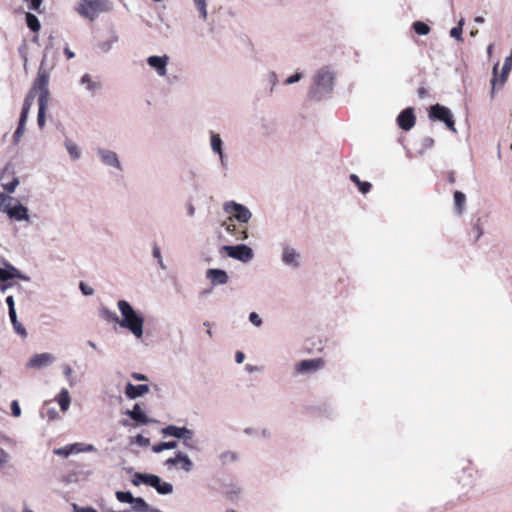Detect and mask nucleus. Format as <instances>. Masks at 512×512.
I'll return each mask as SVG.
<instances>
[{
	"mask_svg": "<svg viewBox=\"0 0 512 512\" xmlns=\"http://www.w3.org/2000/svg\"><path fill=\"white\" fill-rule=\"evenodd\" d=\"M118 309L122 315L119 325L128 329L136 338L143 335L144 318L125 300H119Z\"/></svg>",
	"mask_w": 512,
	"mask_h": 512,
	"instance_id": "1",
	"label": "nucleus"
},
{
	"mask_svg": "<svg viewBox=\"0 0 512 512\" xmlns=\"http://www.w3.org/2000/svg\"><path fill=\"white\" fill-rule=\"evenodd\" d=\"M334 75L326 68L320 69L314 76L313 85L310 87L309 95L314 100H320L333 89Z\"/></svg>",
	"mask_w": 512,
	"mask_h": 512,
	"instance_id": "2",
	"label": "nucleus"
},
{
	"mask_svg": "<svg viewBox=\"0 0 512 512\" xmlns=\"http://www.w3.org/2000/svg\"><path fill=\"white\" fill-rule=\"evenodd\" d=\"M429 118L431 120H439L445 123L447 128L453 132L456 131L455 121L451 111L440 104L432 105L429 109Z\"/></svg>",
	"mask_w": 512,
	"mask_h": 512,
	"instance_id": "3",
	"label": "nucleus"
},
{
	"mask_svg": "<svg viewBox=\"0 0 512 512\" xmlns=\"http://www.w3.org/2000/svg\"><path fill=\"white\" fill-rule=\"evenodd\" d=\"M224 210L232 215L233 220L236 219L241 223H247L251 218V212L245 206L234 201L225 203Z\"/></svg>",
	"mask_w": 512,
	"mask_h": 512,
	"instance_id": "4",
	"label": "nucleus"
},
{
	"mask_svg": "<svg viewBox=\"0 0 512 512\" xmlns=\"http://www.w3.org/2000/svg\"><path fill=\"white\" fill-rule=\"evenodd\" d=\"M223 250L229 257L242 262H248L253 257L252 249L246 245L223 246Z\"/></svg>",
	"mask_w": 512,
	"mask_h": 512,
	"instance_id": "5",
	"label": "nucleus"
},
{
	"mask_svg": "<svg viewBox=\"0 0 512 512\" xmlns=\"http://www.w3.org/2000/svg\"><path fill=\"white\" fill-rule=\"evenodd\" d=\"M325 366V360L323 358L307 359L302 360L295 365V373L297 374H308L314 373Z\"/></svg>",
	"mask_w": 512,
	"mask_h": 512,
	"instance_id": "6",
	"label": "nucleus"
},
{
	"mask_svg": "<svg viewBox=\"0 0 512 512\" xmlns=\"http://www.w3.org/2000/svg\"><path fill=\"white\" fill-rule=\"evenodd\" d=\"M162 434L164 436H173L176 438H180L184 440L186 445H189V441L192 440L193 433L191 430L186 427H177L174 425H169L162 429Z\"/></svg>",
	"mask_w": 512,
	"mask_h": 512,
	"instance_id": "7",
	"label": "nucleus"
},
{
	"mask_svg": "<svg viewBox=\"0 0 512 512\" xmlns=\"http://www.w3.org/2000/svg\"><path fill=\"white\" fill-rule=\"evenodd\" d=\"M165 465L168 466H178L186 472H189L192 469V461L188 458L187 455L182 452H177L175 457L169 458L166 460Z\"/></svg>",
	"mask_w": 512,
	"mask_h": 512,
	"instance_id": "8",
	"label": "nucleus"
},
{
	"mask_svg": "<svg viewBox=\"0 0 512 512\" xmlns=\"http://www.w3.org/2000/svg\"><path fill=\"white\" fill-rule=\"evenodd\" d=\"M399 127L405 131L410 130L415 125V115L412 108L403 110L397 117Z\"/></svg>",
	"mask_w": 512,
	"mask_h": 512,
	"instance_id": "9",
	"label": "nucleus"
},
{
	"mask_svg": "<svg viewBox=\"0 0 512 512\" xmlns=\"http://www.w3.org/2000/svg\"><path fill=\"white\" fill-rule=\"evenodd\" d=\"M168 60L169 58L166 55L150 56L147 59V63L157 71L158 75L165 76L167 73L166 66L168 64Z\"/></svg>",
	"mask_w": 512,
	"mask_h": 512,
	"instance_id": "10",
	"label": "nucleus"
},
{
	"mask_svg": "<svg viewBox=\"0 0 512 512\" xmlns=\"http://www.w3.org/2000/svg\"><path fill=\"white\" fill-rule=\"evenodd\" d=\"M3 212H6L8 216L12 219H16L18 221L28 220V210L26 207L22 205H18L15 207H9L8 205L4 207Z\"/></svg>",
	"mask_w": 512,
	"mask_h": 512,
	"instance_id": "11",
	"label": "nucleus"
},
{
	"mask_svg": "<svg viewBox=\"0 0 512 512\" xmlns=\"http://www.w3.org/2000/svg\"><path fill=\"white\" fill-rule=\"evenodd\" d=\"M149 392V386L146 384L141 385H133L132 383H128L125 387V395L129 399H136L146 393Z\"/></svg>",
	"mask_w": 512,
	"mask_h": 512,
	"instance_id": "12",
	"label": "nucleus"
},
{
	"mask_svg": "<svg viewBox=\"0 0 512 512\" xmlns=\"http://www.w3.org/2000/svg\"><path fill=\"white\" fill-rule=\"evenodd\" d=\"M206 276L213 285L226 284L228 282L227 273L221 269H208Z\"/></svg>",
	"mask_w": 512,
	"mask_h": 512,
	"instance_id": "13",
	"label": "nucleus"
},
{
	"mask_svg": "<svg viewBox=\"0 0 512 512\" xmlns=\"http://www.w3.org/2000/svg\"><path fill=\"white\" fill-rule=\"evenodd\" d=\"M48 81H49L48 74L45 71L39 70L36 81H35V86L40 90L39 96H43L45 94L46 101L49 100V92H48V88H47Z\"/></svg>",
	"mask_w": 512,
	"mask_h": 512,
	"instance_id": "14",
	"label": "nucleus"
},
{
	"mask_svg": "<svg viewBox=\"0 0 512 512\" xmlns=\"http://www.w3.org/2000/svg\"><path fill=\"white\" fill-rule=\"evenodd\" d=\"M156 476L154 474H146V473H140L136 472L132 477V484L135 486H139L140 484H145L147 486H151L156 483Z\"/></svg>",
	"mask_w": 512,
	"mask_h": 512,
	"instance_id": "15",
	"label": "nucleus"
},
{
	"mask_svg": "<svg viewBox=\"0 0 512 512\" xmlns=\"http://www.w3.org/2000/svg\"><path fill=\"white\" fill-rule=\"evenodd\" d=\"M53 361V356L49 353H42L34 355L28 363L29 367H41L45 366Z\"/></svg>",
	"mask_w": 512,
	"mask_h": 512,
	"instance_id": "16",
	"label": "nucleus"
},
{
	"mask_svg": "<svg viewBox=\"0 0 512 512\" xmlns=\"http://www.w3.org/2000/svg\"><path fill=\"white\" fill-rule=\"evenodd\" d=\"M223 225L225 226V229L227 232L234 234L237 240H245L248 235L245 228H242L241 230L237 231L236 226L234 224L233 218L229 217Z\"/></svg>",
	"mask_w": 512,
	"mask_h": 512,
	"instance_id": "17",
	"label": "nucleus"
},
{
	"mask_svg": "<svg viewBox=\"0 0 512 512\" xmlns=\"http://www.w3.org/2000/svg\"><path fill=\"white\" fill-rule=\"evenodd\" d=\"M127 414L133 419L135 422L139 424H147L149 422L146 414L141 410L139 404H135L132 410H128Z\"/></svg>",
	"mask_w": 512,
	"mask_h": 512,
	"instance_id": "18",
	"label": "nucleus"
},
{
	"mask_svg": "<svg viewBox=\"0 0 512 512\" xmlns=\"http://www.w3.org/2000/svg\"><path fill=\"white\" fill-rule=\"evenodd\" d=\"M299 254L292 248H285L282 254V260L288 265L298 266Z\"/></svg>",
	"mask_w": 512,
	"mask_h": 512,
	"instance_id": "19",
	"label": "nucleus"
},
{
	"mask_svg": "<svg viewBox=\"0 0 512 512\" xmlns=\"http://www.w3.org/2000/svg\"><path fill=\"white\" fill-rule=\"evenodd\" d=\"M156 483L152 485V487L159 493V494H170L173 491L172 484L168 482L162 481V479L159 476H156Z\"/></svg>",
	"mask_w": 512,
	"mask_h": 512,
	"instance_id": "20",
	"label": "nucleus"
},
{
	"mask_svg": "<svg viewBox=\"0 0 512 512\" xmlns=\"http://www.w3.org/2000/svg\"><path fill=\"white\" fill-rule=\"evenodd\" d=\"M38 102H39V111H38L37 121H38L39 127L43 128L45 125V109L48 104V101H46L45 94L43 96H39Z\"/></svg>",
	"mask_w": 512,
	"mask_h": 512,
	"instance_id": "21",
	"label": "nucleus"
},
{
	"mask_svg": "<svg viewBox=\"0 0 512 512\" xmlns=\"http://www.w3.org/2000/svg\"><path fill=\"white\" fill-rule=\"evenodd\" d=\"M101 156L105 164L120 168V162L116 153L112 151H101Z\"/></svg>",
	"mask_w": 512,
	"mask_h": 512,
	"instance_id": "22",
	"label": "nucleus"
},
{
	"mask_svg": "<svg viewBox=\"0 0 512 512\" xmlns=\"http://www.w3.org/2000/svg\"><path fill=\"white\" fill-rule=\"evenodd\" d=\"M79 446H80V444L67 445L65 447L56 449L54 451V453L57 455L67 457L72 453H78V452L83 451V449H81Z\"/></svg>",
	"mask_w": 512,
	"mask_h": 512,
	"instance_id": "23",
	"label": "nucleus"
},
{
	"mask_svg": "<svg viewBox=\"0 0 512 512\" xmlns=\"http://www.w3.org/2000/svg\"><path fill=\"white\" fill-rule=\"evenodd\" d=\"M80 13L90 20H93L97 15L96 5L93 2H87L82 6Z\"/></svg>",
	"mask_w": 512,
	"mask_h": 512,
	"instance_id": "24",
	"label": "nucleus"
},
{
	"mask_svg": "<svg viewBox=\"0 0 512 512\" xmlns=\"http://www.w3.org/2000/svg\"><path fill=\"white\" fill-rule=\"evenodd\" d=\"M131 504L133 510L136 512H151V510H154L153 508H150L143 498L140 497L134 498V501Z\"/></svg>",
	"mask_w": 512,
	"mask_h": 512,
	"instance_id": "25",
	"label": "nucleus"
},
{
	"mask_svg": "<svg viewBox=\"0 0 512 512\" xmlns=\"http://www.w3.org/2000/svg\"><path fill=\"white\" fill-rule=\"evenodd\" d=\"M58 404L62 411H66L70 405V396L66 389H62L57 397Z\"/></svg>",
	"mask_w": 512,
	"mask_h": 512,
	"instance_id": "26",
	"label": "nucleus"
},
{
	"mask_svg": "<svg viewBox=\"0 0 512 512\" xmlns=\"http://www.w3.org/2000/svg\"><path fill=\"white\" fill-rule=\"evenodd\" d=\"M31 105H32V102H31L30 97L28 96V97H26V99L24 101L22 111L20 114V119H19L20 126H25Z\"/></svg>",
	"mask_w": 512,
	"mask_h": 512,
	"instance_id": "27",
	"label": "nucleus"
},
{
	"mask_svg": "<svg viewBox=\"0 0 512 512\" xmlns=\"http://www.w3.org/2000/svg\"><path fill=\"white\" fill-rule=\"evenodd\" d=\"M26 24L27 26L33 31V32H38L41 28V25H40V22L38 20V18L32 14V13H27L26 14Z\"/></svg>",
	"mask_w": 512,
	"mask_h": 512,
	"instance_id": "28",
	"label": "nucleus"
},
{
	"mask_svg": "<svg viewBox=\"0 0 512 512\" xmlns=\"http://www.w3.org/2000/svg\"><path fill=\"white\" fill-rule=\"evenodd\" d=\"M176 447H177L176 441L161 442V443L153 445L152 451L155 453H160L163 450L174 449Z\"/></svg>",
	"mask_w": 512,
	"mask_h": 512,
	"instance_id": "29",
	"label": "nucleus"
},
{
	"mask_svg": "<svg viewBox=\"0 0 512 512\" xmlns=\"http://www.w3.org/2000/svg\"><path fill=\"white\" fill-rule=\"evenodd\" d=\"M412 28L418 35H427L430 33V27L422 21H416L412 24Z\"/></svg>",
	"mask_w": 512,
	"mask_h": 512,
	"instance_id": "30",
	"label": "nucleus"
},
{
	"mask_svg": "<svg viewBox=\"0 0 512 512\" xmlns=\"http://www.w3.org/2000/svg\"><path fill=\"white\" fill-rule=\"evenodd\" d=\"M465 201H466L465 195L460 191H455L454 202H455V208L458 213H462Z\"/></svg>",
	"mask_w": 512,
	"mask_h": 512,
	"instance_id": "31",
	"label": "nucleus"
},
{
	"mask_svg": "<svg viewBox=\"0 0 512 512\" xmlns=\"http://www.w3.org/2000/svg\"><path fill=\"white\" fill-rule=\"evenodd\" d=\"M211 147L214 152L218 153L220 157H223L222 153V141L218 134L211 135Z\"/></svg>",
	"mask_w": 512,
	"mask_h": 512,
	"instance_id": "32",
	"label": "nucleus"
},
{
	"mask_svg": "<svg viewBox=\"0 0 512 512\" xmlns=\"http://www.w3.org/2000/svg\"><path fill=\"white\" fill-rule=\"evenodd\" d=\"M101 316L108 322L119 323L120 319L117 314L107 308H102L100 310Z\"/></svg>",
	"mask_w": 512,
	"mask_h": 512,
	"instance_id": "33",
	"label": "nucleus"
},
{
	"mask_svg": "<svg viewBox=\"0 0 512 512\" xmlns=\"http://www.w3.org/2000/svg\"><path fill=\"white\" fill-rule=\"evenodd\" d=\"M116 498L119 502L122 503H132L134 501L133 495L130 492H124V491H117L116 492Z\"/></svg>",
	"mask_w": 512,
	"mask_h": 512,
	"instance_id": "34",
	"label": "nucleus"
},
{
	"mask_svg": "<svg viewBox=\"0 0 512 512\" xmlns=\"http://www.w3.org/2000/svg\"><path fill=\"white\" fill-rule=\"evenodd\" d=\"M463 25H464V20L461 19L459 22H458V25L453 27L451 30H450V36L457 39V40H462V32H463Z\"/></svg>",
	"mask_w": 512,
	"mask_h": 512,
	"instance_id": "35",
	"label": "nucleus"
},
{
	"mask_svg": "<svg viewBox=\"0 0 512 512\" xmlns=\"http://www.w3.org/2000/svg\"><path fill=\"white\" fill-rule=\"evenodd\" d=\"M16 270L11 267V270L0 268V285L12 278H14V272Z\"/></svg>",
	"mask_w": 512,
	"mask_h": 512,
	"instance_id": "36",
	"label": "nucleus"
},
{
	"mask_svg": "<svg viewBox=\"0 0 512 512\" xmlns=\"http://www.w3.org/2000/svg\"><path fill=\"white\" fill-rule=\"evenodd\" d=\"M10 317V320L13 324V327L15 329V331L21 335L22 337H26L27 333H26V330L25 328L22 326L21 323L18 322L17 320V315L15 314V316H9Z\"/></svg>",
	"mask_w": 512,
	"mask_h": 512,
	"instance_id": "37",
	"label": "nucleus"
},
{
	"mask_svg": "<svg viewBox=\"0 0 512 512\" xmlns=\"http://www.w3.org/2000/svg\"><path fill=\"white\" fill-rule=\"evenodd\" d=\"M81 83L82 84H85L87 85V89L88 90H95L97 88H99V84L96 83V82H93L91 77L88 75V74H85L82 78H81Z\"/></svg>",
	"mask_w": 512,
	"mask_h": 512,
	"instance_id": "38",
	"label": "nucleus"
},
{
	"mask_svg": "<svg viewBox=\"0 0 512 512\" xmlns=\"http://www.w3.org/2000/svg\"><path fill=\"white\" fill-rule=\"evenodd\" d=\"M66 148H67V150H68L69 154L71 155V157H72L73 159H77V158H79V156H80V151H79L78 147H77L74 143H72V142H67V143H66Z\"/></svg>",
	"mask_w": 512,
	"mask_h": 512,
	"instance_id": "39",
	"label": "nucleus"
},
{
	"mask_svg": "<svg viewBox=\"0 0 512 512\" xmlns=\"http://www.w3.org/2000/svg\"><path fill=\"white\" fill-rule=\"evenodd\" d=\"M19 184V180L18 178L14 177L10 182L8 183H3L2 184V187L4 188V190H6L8 193H13L16 189V187L18 186Z\"/></svg>",
	"mask_w": 512,
	"mask_h": 512,
	"instance_id": "40",
	"label": "nucleus"
},
{
	"mask_svg": "<svg viewBox=\"0 0 512 512\" xmlns=\"http://www.w3.org/2000/svg\"><path fill=\"white\" fill-rule=\"evenodd\" d=\"M196 7L200 10L202 13L203 18L205 19L207 16L206 11V0H195Z\"/></svg>",
	"mask_w": 512,
	"mask_h": 512,
	"instance_id": "41",
	"label": "nucleus"
},
{
	"mask_svg": "<svg viewBox=\"0 0 512 512\" xmlns=\"http://www.w3.org/2000/svg\"><path fill=\"white\" fill-rule=\"evenodd\" d=\"M6 303L8 305V309H9V316H15V307H14V299H13V296H8L6 298Z\"/></svg>",
	"mask_w": 512,
	"mask_h": 512,
	"instance_id": "42",
	"label": "nucleus"
},
{
	"mask_svg": "<svg viewBox=\"0 0 512 512\" xmlns=\"http://www.w3.org/2000/svg\"><path fill=\"white\" fill-rule=\"evenodd\" d=\"M11 411H12V415L14 417H19L21 415V409H20V406L18 404V401L17 400H14L12 403H11Z\"/></svg>",
	"mask_w": 512,
	"mask_h": 512,
	"instance_id": "43",
	"label": "nucleus"
},
{
	"mask_svg": "<svg viewBox=\"0 0 512 512\" xmlns=\"http://www.w3.org/2000/svg\"><path fill=\"white\" fill-rule=\"evenodd\" d=\"M249 320L251 323H253L255 326H260L262 324V320L259 317V315L255 312L250 313Z\"/></svg>",
	"mask_w": 512,
	"mask_h": 512,
	"instance_id": "44",
	"label": "nucleus"
},
{
	"mask_svg": "<svg viewBox=\"0 0 512 512\" xmlns=\"http://www.w3.org/2000/svg\"><path fill=\"white\" fill-rule=\"evenodd\" d=\"M371 183L369 182H360V184L358 185V189L363 193V194H366L368 193L370 190H371Z\"/></svg>",
	"mask_w": 512,
	"mask_h": 512,
	"instance_id": "45",
	"label": "nucleus"
},
{
	"mask_svg": "<svg viewBox=\"0 0 512 512\" xmlns=\"http://www.w3.org/2000/svg\"><path fill=\"white\" fill-rule=\"evenodd\" d=\"M236 458V454L233 452H226L221 455V459L224 463L227 461H234Z\"/></svg>",
	"mask_w": 512,
	"mask_h": 512,
	"instance_id": "46",
	"label": "nucleus"
},
{
	"mask_svg": "<svg viewBox=\"0 0 512 512\" xmlns=\"http://www.w3.org/2000/svg\"><path fill=\"white\" fill-rule=\"evenodd\" d=\"M80 289L84 295H92L94 293V290L84 282L80 283Z\"/></svg>",
	"mask_w": 512,
	"mask_h": 512,
	"instance_id": "47",
	"label": "nucleus"
},
{
	"mask_svg": "<svg viewBox=\"0 0 512 512\" xmlns=\"http://www.w3.org/2000/svg\"><path fill=\"white\" fill-rule=\"evenodd\" d=\"M302 77V74L301 73H295L294 75L288 77L286 80H285V84H293L297 81H299Z\"/></svg>",
	"mask_w": 512,
	"mask_h": 512,
	"instance_id": "48",
	"label": "nucleus"
},
{
	"mask_svg": "<svg viewBox=\"0 0 512 512\" xmlns=\"http://www.w3.org/2000/svg\"><path fill=\"white\" fill-rule=\"evenodd\" d=\"M43 0H30L29 8L40 12V6Z\"/></svg>",
	"mask_w": 512,
	"mask_h": 512,
	"instance_id": "49",
	"label": "nucleus"
},
{
	"mask_svg": "<svg viewBox=\"0 0 512 512\" xmlns=\"http://www.w3.org/2000/svg\"><path fill=\"white\" fill-rule=\"evenodd\" d=\"M8 454L2 448H0V465H5L8 462Z\"/></svg>",
	"mask_w": 512,
	"mask_h": 512,
	"instance_id": "50",
	"label": "nucleus"
},
{
	"mask_svg": "<svg viewBox=\"0 0 512 512\" xmlns=\"http://www.w3.org/2000/svg\"><path fill=\"white\" fill-rule=\"evenodd\" d=\"M131 376L134 380H137V381H148L147 376L144 374H141V373L134 372V373H132Z\"/></svg>",
	"mask_w": 512,
	"mask_h": 512,
	"instance_id": "51",
	"label": "nucleus"
},
{
	"mask_svg": "<svg viewBox=\"0 0 512 512\" xmlns=\"http://www.w3.org/2000/svg\"><path fill=\"white\" fill-rule=\"evenodd\" d=\"M24 127H25V126H20V125L18 124V127H17V129H16V131H15V133H14V138H15V140H18V139L23 135V133H24Z\"/></svg>",
	"mask_w": 512,
	"mask_h": 512,
	"instance_id": "52",
	"label": "nucleus"
},
{
	"mask_svg": "<svg viewBox=\"0 0 512 512\" xmlns=\"http://www.w3.org/2000/svg\"><path fill=\"white\" fill-rule=\"evenodd\" d=\"M153 256H154L155 258H157V259H158V261H159V263H160V265H161V266H163V265H162V258H161V253H160V249H159V247L154 246V248H153Z\"/></svg>",
	"mask_w": 512,
	"mask_h": 512,
	"instance_id": "53",
	"label": "nucleus"
},
{
	"mask_svg": "<svg viewBox=\"0 0 512 512\" xmlns=\"http://www.w3.org/2000/svg\"><path fill=\"white\" fill-rule=\"evenodd\" d=\"M10 199V197L5 196L3 193H0V210L3 211L4 207L7 205L5 202Z\"/></svg>",
	"mask_w": 512,
	"mask_h": 512,
	"instance_id": "54",
	"label": "nucleus"
},
{
	"mask_svg": "<svg viewBox=\"0 0 512 512\" xmlns=\"http://www.w3.org/2000/svg\"><path fill=\"white\" fill-rule=\"evenodd\" d=\"M245 355L241 351H237L235 354V360L238 364H241L244 361Z\"/></svg>",
	"mask_w": 512,
	"mask_h": 512,
	"instance_id": "55",
	"label": "nucleus"
},
{
	"mask_svg": "<svg viewBox=\"0 0 512 512\" xmlns=\"http://www.w3.org/2000/svg\"><path fill=\"white\" fill-rule=\"evenodd\" d=\"M417 93H418V96L422 99L427 97V95H428V91L425 87H419L417 90Z\"/></svg>",
	"mask_w": 512,
	"mask_h": 512,
	"instance_id": "56",
	"label": "nucleus"
},
{
	"mask_svg": "<svg viewBox=\"0 0 512 512\" xmlns=\"http://www.w3.org/2000/svg\"><path fill=\"white\" fill-rule=\"evenodd\" d=\"M75 512H97L93 507H80V508H76L75 509Z\"/></svg>",
	"mask_w": 512,
	"mask_h": 512,
	"instance_id": "57",
	"label": "nucleus"
},
{
	"mask_svg": "<svg viewBox=\"0 0 512 512\" xmlns=\"http://www.w3.org/2000/svg\"><path fill=\"white\" fill-rule=\"evenodd\" d=\"M64 54H65V56L67 57V59H72V58H74V57H75V53H74V52H72V51L69 49V47H68V46H66V47L64 48Z\"/></svg>",
	"mask_w": 512,
	"mask_h": 512,
	"instance_id": "58",
	"label": "nucleus"
},
{
	"mask_svg": "<svg viewBox=\"0 0 512 512\" xmlns=\"http://www.w3.org/2000/svg\"><path fill=\"white\" fill-rule=\"evenodd\" d=\"M63 372L65 374V376L70 379L71 375H72V368L69 366V365H65L63 367Z\"/></svg>",
	"mask_w": 512,
	"mask_h": 512,
	"instance_id": "59",
	"label": "nucleus"
},
{
	"mask_svg": "<svg viewBox=\"0 0 512 512\" xmlns=\"http://www.w3.org/2000/svg\"><path fill=\"white\" fill-rule=\"evenodd\" d=\"M474 230H475V232H476V239H479V238H480V236L482 235V229H481L480 225H479V224H476V225L474 226Z\"/></svg>",
	"mask_w": 512,
	"mask_h": 512,
	"instance_id": "60",
	"label": "nucleus"
},
{
	"mask_svg": "<svg viewBox=\"0 0 512 512\" xmlns=\"http://www.w3.org/2000/svg\"><path fill=\"white\" fill-rule=\"evenodd\" d=\"M350 180L355 183L357 186L360 184L361 180L359 179V177L355 174H351L350 175Z\"/></svg>",
	"mask_w": 512,
	"mask_h": 512,
	"instance_id": "61",
	"label": "nucleus"
},
{
	"mask_svg": "<svg viewBox=\"0 0 512 512\" xmlns=\"http://www.w3.org/2000/svg\"><path fill=\"white\" fill-rule=\"evenodd\" d=\"M474 21L476 23H480L481 24V23L484 22V18L482 16H477V17H475Z\"/></svg>",
	"mask_w": 512,
	"mask_h": 512,
	"instance_id": "62",
	"label": "nucleus"
},
{
	"mask_svg": "<svg viewBox=\"0 0 512 512\" xmlns=\"http://www.w3.org/2000/svg\"><path fill=\"white\" fill-rule=\"evenodd\" d=\"M204 325H206L207 327H209V323H208V322H205V323H204ZM207 334H208L210 337H212V331H211V329H210V328H208V330H207Z\"/></svg>",
	"mask_w": 512,
	"mask_h": 512,
	"instance_id": "63",
	"label": "nucleus"
},
{
	"mask_svg": "<svg viewBox=\"0 0 512 512\" xmlns=\"http://www.w3.org/2000/svg\"><path fill=\"white\" fill-rule=\"evenodd\" d=\"M193 213H194V208H193V206H190V208H189V214H190V215H193Z\"/></svg>",
	"mask_w": 512,
	"mask_h": 512,
	"instance_id": "64",
	"label": "nucleus"
}]
</instances>
